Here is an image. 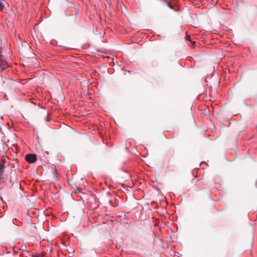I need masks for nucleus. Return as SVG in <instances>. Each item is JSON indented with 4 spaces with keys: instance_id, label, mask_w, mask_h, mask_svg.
Masks as SVG:
<instances>
[{
    "instance_id": "f257e3e1",
    "label": "nucleus",
    "mask_w": 257,
    "mask_h": 257,
    "mask_svg": "<svg viewBox=\"0 0 257 257\" xmlns=\"http://www.w3.org/2000/svg\"><path fill=\"white\" fill-rule=\"evenodd\" d=\"M20 53L24 56H28L31 52V47L26 42L21 43L19 46Z\"/></svg>"
},
{
    "instance_id": "f03ea898",
    "label": "nucleus",
    "mask_w": 257,
    "mask_h": 257,
    "mask_svg": "<svg viewBox=\"0 0 257 257\" xmlns=\"http://www.w3.org/2000/svg\"><path fill=\"white\" fill-rule=\"evenodd\" d=\"M2 86L0 87L1 90H11L13 89L14 85V82L11 79H5L1 81Z\"/></svg>"
},
{
    "instance_id": "7ed1b4c3",
    "label": "nucleus",
    "mask_w": 257,
    "mask_h": 257,
    "mask_svg": "<svg viewBox=\"0 0 257 257\" xmlns=\"http://www.w3.org/2000/svg\"><path fill=\"white\" fill-rule=\"evenodd\" d=\"M9 67V65L8 64L6 57L2 54V51H0V67L1 70L3 71Z\"/></svg>"
},
{
    "instance_id": "20e7f679",
    "label": "nucleus",
    "mask_w": 257,
    "mask_h": 257,
    "mask_svg": "<svg viewBox=\"0 0 257 257\" xmlns=\"http://www.w3.org/2000/svg\"><path fill=\"white\" fill-rule=\"evenodd\" d=\"M10 182L12 184V187H19L20 186L17 181V175L15 173H11Z\"/></svg>"
},
{
    "instance_id": "39448f33",
    "label": "nucleus",
    "mask_w": 257,
    "mask_h": 257,
    "mask_svg": "<svg viewBox=\"0 0 257 257\" xmlns=\"http://www.w3.org/2000/svg\"><path fill=\"white\" fill-rule=\"evenodd\" d=\"M25 160L30 163H33L37 160V157L35 154H29L26 155Z\"/></svg>"
},
{
    "instance_id": "423d86ee",
    "label": "nucleus",
    "mask_w": 257,
    "mask_h": 257,
    "mask_svg": "<svg viewBox=\"0 0 257 257\" xmlns=\"http://www.w3.org/2000/svg\"><path fill=\"white\" fill-rule=\"evenodd\" d=\"M31 255V253L26 249V247H24V249H22L21 253L19 254L20 257H29Z\"/></svg>"
},
{
    "instance_id": "0eeeda50",
    "label": "nucleus",
    "mask_w": 257,
    "mask_h": 257,
    "mask_svg": "<svg viewBox=\"0 0 257 257\" xmlns=\"http://www.w3.org/2000/svg\"><path fill=\"white\" fill-rule=\"evenodd\" d=\"M249 14L251 16L257 15V6H252L249 10Z\"/></svg>"
},
{
    "instance_id": "6e6552de",
    "label": "nucleus",
    "mask_w": 257,
    "mask_h": 257,
    "mask_svg": "<svg viewBox=\"0 0 257 257\" xmlns=\"http://www.w3.org/2000/svg\"><path fill=\"white\" fill-rule=\"evenodd\" d=\"M8 5L7 2L5 0H0V11H2L6 6Z\"/></svg>"
},
{
    "instance_id": "1a4fd4ad",
    "label": "nucleus",
    "mask_w": 257,
    "mask_h": 257,
    "mask_svg": "<svg viewBox=\"0 0 257 257\" xmlns=\"http://www.w3.org/2000/svg\"><path fill=\"white\" fill-rule=\"evenodd\" d=\"M5 171V167L2 164H0V180L3 178V175Z\"/></svg>"
},
{
    "instance_id": "9d476101",
    "label": "nucleus",
    "mask_w": 257,
    "mask_h": 257,
    "mask_svg": "<svg viewBox=\"0 0 257 257\" xmlns=\"http://www.w3.org/2000/svg\"><path fill=\"white\" fill-rule=\"evenodd\" d=\"M14 252H18L19 250H21V249H20L17 247H14Z\"/></svg>"
},
{
    "instance_id": "9b49d317",
    "label": "nucleus",
    "mask_w": 257,
    "mask_h": 257,
    "mask_svg": "<svg viewBox=\"0 0 257 257\" xmlns=\"http://www.w3.org/2000/svg\"><path fill=\"white\" fill-rule=\"evenodd\" d=\"M167 5L169 7V8L171 9H173V7L172 6V5H171V4L169 2H167Z\"/></svg>"
},
{
    "instance_id": "f8f14e48",
    "label": "nucleus",
    "mask_w": 257,
    "mask_h": 257,
    "mask_svg": "<svg viewBox=\"0 0 257 257\" xmlns=\"http://www.w3.org/2000/svg\"><path fill=\"white\" fill-rule=\"evenodd\" d=\"M74 251V250L72 248H70L69 249V252H71V253H73Z\"/></svg>"
},
{
    "instance_id": "ddd939ff",
    "label": "nucleus",
    "mask_w": 257,
    "mask_h": 257,
    "mask_svg": "<svg viewBox=\"0 0 257 257\" xmlns=\"http://www.w3.org/2000/svg\"><path fill=\"white\" fill-rule=\"evenodd\" d=\"M186 38L187 40H190V36H186Z\"/></svg>"
},
{
    "instance_id": "4468645a",
    "label": "nucleus",
    "mask_w": 257,
    "mask_h": 257,
    "mask_svg": "<svg viewBox=\"0 0 257 257\" xmlns=\"http://www.w3.org/2000/svg\"><path fill=\"white\" fill-rule=\"evenodd\" d=\"M78 11H79L78 9H76V13H75V15H77V14L78 13Z\"/></svg>"
},
{
    "instance_id": "2eb2a0df",
    "label": "nucleus",
    "mask_w": 257,
    "mask_h": 257,
    "mask_svg": "<svg viewBox=\"0 0 257 257\" xmlns=\"http://www.w3.org/2000/svg\"><path fill=\"white\" fill-rule=\"evenodd\" d=\"M34 257H40V256H38V255H33Z\"/></svg>"
},
{
    "instance_id": "dca6fc26",
    "label": "nucleus",
    "mask_w": 257,
    "mask_h": 257,
    "mask_svg": "<svg viewBox=\"0 0 257 257\" xmlns=\"http://www.w3.org/2000/svg\"><path fill=\"white\" fill-rule=\"evenodd\" d=\"M194 45H195V42L193 43V46H194Z\"/></svg>"
},
{
    "instance_id": "f3484780",
    "label": "nucleus",
    "mask_w": 257,
    "mask_h": 257,
    "mask_svg": "<svg viewBox=\"0 0 257 257\" xmlns=\"http://www.w3.org/2000/svg\"><path fill=\"white\" fill-rule=\"evenodd\" d=\"M2 162H3V163H5V160H3Z\"/></svg>"
},
{
    "instance_id": "a211bd4d",
    "label": "nucleus",
    "mask_w": 257,
    "mask_h": 257,
    "mask_svg": "<svg viewBox=\"0 0 257 257\" xmlns=\"http://www.w3.org/2000/svg\"><path fill=\"white\" fill-rule=\"evenodd\" d=\"M0 84H1V85H2V83H1V81H0Z\"/></svg>"
}]
</instances>
